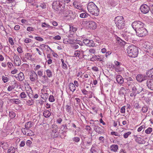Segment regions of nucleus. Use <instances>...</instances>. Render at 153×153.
I'll use <instances>...</instances> for the list:
<instances>
[{"label": "nucleus", "mask_w": 153, "mask_h": 153, "mask_svg": "<svg viewBox=\"0 0 153 153\" xmlns=\"http://www.w3.org/2000/svg\"><path fill=\"white\" fill-rule=\"evenodd\" d=\"M87 9L88 11L92 15L97 16L98 15L99 11L98 8L93 2H90L88 4Z\"/></svg>", "instance_id": "nucleus-1"}, {"label": "nucleus", "mask_w": 153, "mask_h": 153, "mask_svg": "<svg viewBox=\"0 0 153 153\" xmlns=\"http://www.w3.org/2000/svg\"><path fill=\"white\" fill-rule=\"evenodd\" d=\"M116 26L119 29H123L125 28V24L123 17L119 16L116 17L114 19Z\"/></svg>", "instance_id": "nucleus-2"}, {"label": "nucleus", "mask_w": 153, "mask_h": 153, "mask_svg": "<svg viewBox=\"0 0 153 153\" xmlns=\"http://www.w3.org/2000/svg\"><path fill=\"white\" fill-rule=\"evenodd\" d=\"M127 51L128 56L132 57H136L138 53V48L133 45L129 46L127 48Z\"/></svg>", "instance_id": "nucleus-3"}, {"label": "nucleus", "mask_w": 153, "mask_h": 153, "mask_svg": "<svg viewBox=\"0 0 153 153\" xmlns=\"http://www.w3.org/2000/svg\"><path fill=\"white\" fill-rule=\"evenodd\" d=\"M150 45V43L148 42H145L144 43V51L148 53L147 55H151L153 53V47H151Z\"/></svg>", "instance_id": "nucleus-4"}, {"label": "nucleus", "mask_w": 153, "mask_h": 153, "mask_svg": "<svg viewBox=\"0 0 153 153\" xmlns=\"http://www.w3.org/2000/svg\"><path fill=\"white\" fill-rule=\"evenodd\" d=\"M61 11L62 13L64 16L65 17L70 16L72 19H74L75 17V15L73 14V12L71 10L68 9L61 10Z\"/></svg>", "instance_id": "nucleus-5"}, {"label": "nucleus", "mask_w": 153, "mask_h": 153, "mask_svg": "<svg viewBox=\"0 0 153 153\" xmlns=\"http://www.w3.org/2000/svg\"><path fill=\"white\" fill-rule=\"evenodd\" d=\"M51 134L53 138H56L59 135V133L58 132V126L56 125H52Z\"/></svg>", "instance_id": "nucleus-6"}, {"label": "nucleus", "mask_w": 153, "mask_h": 153, "mask_svg": "<svg viewBox=\"0 0 153 153\" xmlns=\"http://www.w3.org/2000/svg\"><path fill=\"white\" fill-rule=\"evenodd\" d=\"M85 23L87 25L88 27L92 29H95L97 27L96 23L93 21H86Z\"/></svg>", "instance_id": "nucleus-7"}, {"label": "nucleus", "mask_w": 153, "mask_h": 153, "mask_svg": "<svg viewBox=\"0 0 153 153\" xmlns=\"http://www.w3.org/2000/svg\"><path fill=\"white\" fill-rule=\"evenodd\" d=\"M22 131L24 134L26 136H33L34 135L32 131L28 129L23 128L22 129Z\"/></svg>", "instance_id": "nucleus-8"}, {"label": "nucleus", "mask_w": 153, "mask_h": 153, "mask_svg": "<svg viewBox=\"0 0 153 153\" xmlns=\"http://www.w3.org/2000/svg\"><path fill=\"white\" fill-rule=\"evenodd\" d=\"M83 42L85 45L89 47H93L95 45L94 42L92 40L85 39L83 40Z\"/></svg>", "instance_id": "nucleus-9"}, {"label": "nucleus", "mask_w": 153, "mask_h": 153, "mask_svg": "<svg viewBox=\"0 0 153 153\" xmlns=\"http://www.w3.org/2000/svg\"><path fill=\"white\" fill-rule=\"evenodd\" d=\"M145 77L144 76V83L146 82V85L149 88L153 90V79H148L146 81L145 79Z\"/></svg>", "instance_id": "nucleus-10"}, {"label": "nucleus", "mask_w": 153, "mask_h": 153, "mask_svg": "<svg viewBox=\"0 0 153 153\" xmlns=\"http://www.w3.org/2000/svg\"><path fill=\"white\" fill-rule=\"evenodd\" d=\"M30 78L32 82H35L38 79V75L35 71H32L30 73Z\"/></svg>", "instance_id": "nucleus-11"}, {"label": "nucleus", "mask_w": 153, "mask_h": 153, "mask_svg": "<svg viewBox=\"0 0 153 153\" xmlns=\"http://www.w3.org/2000/svg\"><path fill=\"white\" fill-rule=\"evenodd\" d=\"M61 5L60 4V2L58 0L54 1L52 4V7L53 9L56 10H58L60 7Z\"/></svg>", "instance_id": "nucleus-12"}, {"label": "nucleus", "mask_w": 153, "mask_h": 153, "mask_svg": "<svg viewBox=\"0 0 153 153\" xmlns=\"http://www.w3.org/2000/svg\"><path fill=\"white\" fill-rule=\"evenodd\" d=\"M15 64L16 65L19 66L21 65V61L18 56H17L15 54L13 56Z\"/></svg>", "instance_id": "nucleus-13"}, {"label": "nucleus", "mask_w": 153, "mask_h": 153, "mask_svg": "<svg viewBox=\"0 0 153 153\" xmlns=\"http://www.w3.org/2000/svg\"><path fill=\"white\" fill-rule=\"evenodd\" d=\"M98 125V124L96 126H95V127L94 128V131L99 134H101L102 133H103V130L101 127L99 126Z\"/></svg>", "instance_id": "nucleus-14"}, {"label": "nucleus", "mask_w": 153, "mask_h": 153, "mask_svg": "<svg viewBox=\"0 0 153 153\" xmlns=\"http://www.w3.org/2000/svg\"><path fill=\"white\" fill-rule=\"evenodd\" d=\"M90 60L92 61L96 60L101 61H102V58H101L99 56L94 55L91 58Z\"/></svg>", "instance_id": "nucleus-15"}, {"label": "nucleus", "mask_w": 153, "mask_h": 153, "mask_svg": "<svg viewBox=\"0 0 153 153\" xmlns=\"http://www.w3.org/2000/svg\"><path fill=\"white\" fill-rule=\"evenodd\" d=\"M137 35L138 36L142 37L143 36V28L138 29L135 30Z\"/></svg>", "instance_id": "nucleus-16"}, {"label": "nucleus", "mask_w": 153, "mask_h": 153, "mask_svg": "<svg viewBox=\"0 0 153 153\" xmlns=\"http://www.w3.org/2000/svg\"><path fill=\"white\" fill-rule=\"evenodd\" d=\"M17 78V80L19 81H22L24 79V76L23 73L22 72H20L18 75L17 76H16Z\"/></svg>", "instance_id": "nucleus-17"}, {"label": "nucleus", "mask_w": 153, "mask_h": 153, "mask_svg": "<svg viewBox=\"0 0 153 153\" xmlns=\"http://www.w3.org/2000/svg\"><path fill=\"white\" fill-rule=\"evenodd\" d=\"M116 80L118 83L122 84L123 82V79L122 76L120 75H117L116 76Z\"/></svg>", "instance_id": "nucleus-18"}, {"label": "nucleus", "mask_w": 153, "mask_h": 153, "mask_svg": "<svg viewBox=\"0 0 153 153\" xmlns=\"http://www.w3.org/2000/svg\"><path fill=\"white\" fill-rule=\"evenodd\" d=\"M90 124L92 125V126L94 128L98 124H100L98 120L94 121L92 120H90Z\"/></svg>", "instance_id": "nucleus-19"}, {"label": "nucleus", "mask_w": 153, "mask_h": 153, "mask_svg": "<svg viewBox=\"0 0 153 153\" xmlns=\"http://www.w3.org/2000/svg\"><path fill=\"white\" fill-rule=\"evenodd\" d=\"M92 139L91 137H87L85 140V143L87 146H90L92 144Z\"/></svg>", "instance_id": "nucleus-20"}, {"label": "nucleus", "mask_w": 153, "mask_h": 153, "mask_svg": "<svg viewBox=\"0 0 153 153\" xmlns=\"http://www.w3.org/2000/svg\"><path fill=\"white\" fill-rule=\"evenodd\" d=\"M0 146H1L4 149H7L8 145L7 143L4 142H1L0 143Z\"/></svg>", "instance_id": "nucleus-21"}, {"label": "nucleus", "mask_w": 153, "mask_h": 153, "mask_svg": "<svg viewBox=\"0 0 153 153\" xmlns=\"http://www.w3.org/2000/svg\"><path fill=\"white\" fill-rule=\"evenodd\" d=\"M152 71V69L147 71L146 72V76L149 78L151 77L153 78V76H152V74H153V72Z\"/></svg>", "instance_id": "nucleus-22"}, {"label": "nucleus", "mask_w": 153, "mask_h": 153, "mask_svg": "<svg viewBox=\"0 0 153 153\" xmlns=\"http://www.w3.org/2000/svg\"><path fill=\"white\" fill-rule=\"evenodd\" d=\"M136 78L137 81L140 82H141L143 80V77L141 74L137 75Z\"/></svg>", "instance_id": "nucleus-23"}, {"label": "nucleus", "mask_w": 153, "mask_h": 153, "mask_svg": "<svg viewBox=\"0 0 153 153\" xmlns=\"http://www.w3.org/2000/svg\"><path fill=\"white\" fill-rule=\"evenodd\" d=\"M69 88L70 90L74 92L76 90V87L74 84L73 83H70L69 85Z\"/></svg>", "instance_id": "nucleus-24"}, {"label": "nucleus", "mask_w": 153, "mask_h": 153, "mask_svg": "<svg viewBox=\"0 0 153 153\" xmlns=\"http://www.w3.org/2000/svg\"><path fill=\"white\" fill-rule=\"evenodd\" d=\"M110 149L111 151L117 152L118 149V146L117 145H113L111 146Z\"/></svg>", "instance_id": "nucleus-25"}, {"label": "nucleus", "mask_w": 153, "mask_h": 153, "mask_svg": "<svg viewBox=\"0 0 153 153\" xmlns=\"http://www.w3.org/2000/svg\"><path fill=\"white\" fill-rule=\"evenodd\" d=\"M51 114L50 112L48 110H45L43 113V115L46 118L49 117Z\"/></svg>", "instance_id": "nucleus-26"}, {"label": "nucleus", "mask_w": 153, "mask_h": 153, "mask_svg": "<svg viewBox=\"0 0 153 153\" xmlns=\"http://www.w3.org/2000/svg\"><path fill=\"white\" fill-rule=\"evenodd\" d=\"M138 24V21H134L132 24V27L135 30H136L137 29V27Z\"/></svg>", "instance_id": "nucleus-27"}, {"label": "nucleus", "mask_w": 153, "mask_h": 153, "mask_svg": "<svg viewBox=\"0 0 153 153\" xmlns=\"http://www.w3.org/2000/svg\"><path fill=\"white\" fill-rule=\"evenodd\" d=\"M32 122L29 121L25 124V128L28 129L32 127Z\"/></svg>", "instance_id": "nucleus-28"}, {"label": "nucleus", "mask_w": 153, "mask_h": 153, "mask_svg": "<svg viewBox=\"0 0 153 153\" xmlns=\"http://www.w3.org/2000/svg\"><path fill=\"white\" fill-rule=\"evenodd\" d=\"M139 137H137V138L136 139V141L140 144L143 143V139L141 138V137L140 135L139 136Z\"/></svg>", "instance_id": "nucleus-29"}, {"label": "nucleus", "mask_w": 153, "mask_h": 153, "mask_svg": "<svg viewBox=\"0 0 153 153\" xmlns=\"http://www.w3.org/2000/svg\"><path fill=\"white\" fill-rule=\"evenodd\" d=\"M108 2L111 5L114 6L117 3V0H108Z\"/></svg>", "instance_id": "nucleus-30"}, {"label": "nucleus", "mask_w": 153, "mask_h": 153, "mask_svg": "<svg viewBox=\"0 0 153 153\" xmlns=\"http://www.w3.org/2000/svg\"><path fill=\"white\" fill-rule=\"evenodd\" d=\"M149 7L146 4H144V14L148 13L149 10Z\"/></svg>", "instance_id": "nucleus-31"}, {"label": "nucleus", "mask_w": 153, "mask_h": 153, "mask_svg": "<svg viewBox=\"0 0 153 153\" xmlns=\"http://www.w3.org/2000/svg\"><path fill=\"white\" fill-rule=\"evenodd\" d=\"M15 149L14 147L11 146L9 147L7 151V153H14Z\"/></svg>", "instance_id": "nucleus-32"}, {"label": "nucleus", "mask_w": 153, "mask_h": 153, "mask_svg": "<svg viewBox=\"0 0 153 153\" xmlns=\"http://www.w3.org/2000/svg\"><path fill=\"white\" fill-rule=\"evenodd\" d=\"M45 72L48 77L49 78L52 77V73L50 70L47 69L46 71Z\"/></svg>", "instance_id": "nucleus-33"}, {"label": "nucleus", "mask_w": 153, "mask_h": 153, "mask_svg": "<svg viewBox=\"0 0 153 153\" xmlns=\"http://www.w3.org/2000/svg\"><path fill=\"white\" fill-rule=\"evenodd\" d=\"M143 23L140 21H138V26H137V29H141V28H143Z\"/></svg>", "instance_id": "nucleus-34"}, {"label": "nucleus", "mask_w": 153, "mask_h": 153, "mask_svg": "<svg viewBox=\"0 0 153 153\" xmlns=\"http://www.w3.org/2000/svg\"><path fill=\"white\" fill-rule=\"evenodd\" d=\"M48 94L47 93H42L41 96L42 98L44 100H46L48 98Z\"/></svg>", "instance_id": "nucleus-35"}, {"label": "nucleus", "mask_w": 153, "mask_h": 153, "mask_svg": "<svg viewBox=\"0 0 153 153\" xmlns=\"http://www.w3.org/2000/svg\"><path fill=\"white\" fill-rule=\"evenodd\" d=\"M144 144H145V145H144V148H145V150H146V149L148 150H150L151 149V146L149 144L148 142H146V143H144Z\"/></svg>", "instance_id": "nucleus-36"}, {"label": "nucleus", "mask_w": 153, "mask_h": 153, "mask_svg": "<svg viewBox=\"0 0 153 153\" xmlns=\"http://www.w3.org/2000/svg\"><path fill=\"white\" fill-rule=\"evenodd\" d=\"M10 100L13 102L17 104H19L21 103L20 100L18 99H11Z\"/></svg>", "instance_id": "nucleus-37"}, {"label": "nucleus", "mask_w": 153, "mask_h": 153, "mask_svg": "<svg viewBox=\"0 0 153 153\" xmlns=\"http://www.w3.org/2000/svg\"><path fill=\"white\" fill-rule=\"evenodd\" d=\"M25 58H26L27 59L30 60L31 59V57L32 56L31 54L30 53H27L25 54Z\"/></svg>", "instance_id": "nucleus-38"}, {"label": "nucleus", "mask_w": 153, "mask_h": 153, "mask_svg": "<svg viewBox=\"0 0 153 153\" xmlns=\"http://www.w3.org/2000/svg\"><path fill=\"white\" fill-rule=\"evenodd\" d=\"M114 67L115 68V70L117 72L121 71L122 70V68L120 67V66H117L116 67L114 66Z\"/></svg>", "instance_id": "nucleus-39"}, {"label": "nucleus", "mask_w": 153, "mask_h": 153, "mask_svg": "<svg viewBox=\"0 0 153 153\" xmlns=\"http://www.w3.org/2000/svg\"><path fill=\"white\" fill-rule=\"evenodd\" d=\"M65 108L67 111L70 113L71 112L72 108L70 106L68 105H66L65 106Z\"/></svg>", "instance_id": "nucleus-40"}, {"label": "nucleus", "mask_w": 153, "mask_h": 153, "mask_svg": "<svg viewBox=\"0 0 153 153\" xmlns=\"http://www.w3.org/2000/svg\"><path fill=\"white\" fill-rule=\"evenodd\" d=\"M20 96L22 99H24L27 97V95L25 92H22L20 94Z\"/></svg>", "instance_id": "nucleus-41"}, {"label": "nucleus", "mask_w": 153, "mask_h": 153, "mask_svg": "<svg viewBox=\"0 0 153 153\" xmlns=\"http://www.w3.org/2000/svg\"><path fill=\"white\" fill-rule=\"evenodd\" d=\"M49 101L51 102H53L55 101V99L53 96L52 95H51L49 98Z\"/></svg>", "instance_id": "nucleus-42"}, {"label": "nucleus", "mask_w": 153, "mask_h": 153, "mask_svg": "<svg viewBox=\"0 0 153 153\" xmlns=\"http://www.w3.org/2000/svg\"><path fill=\"white\" fill-rule=\"evenodd\" d=\"M88 16V14L86 13H83L80 14V16L82 18L87 17Z\"/></svg>", "instance_id": "nucleus-43"}, {"label": "nucleus", "mask_w": 153, "mask_h": 153, "mask_svg": "<svg viewBox=\"0 0 153 153\" xmlns=\"http://www.w3.org/2000/svg\"><path fill=\"white\" fill-rule=\"evenodd\" d=\"M152 131V128L149 127L148 129L145 130V132L147 134H149Z\"/></svg>", "instance_id": "nucleus-44"}, {"label": "nucleus", "mask_w": 153, "mask_h": 153, "mask_svg": "<svg viewBox=\"0 0 153 153\" xmlns=\"http://www.w3.org/2000/svg\"><path fill=\"white\" fill-rule=\"evenodd\" d=\"M2 79L4 83L7 82L9 80V78L8 77H5L4 76H2Z\"/></svg>", "instance_id": "nucleus-45"}, {"label": "nucleus", "mask_w": 153, "mask_h": 153, "mask_svg": "<svg viewBox=\"0 0 153 153\" xmlns=\"http://www.w3.org/2000/svg\"><path fill=\"white\" fill-rule=\"evenodd\" d=\"M9 115L11 117L13 118L15 116V114L13 111H11L9 112Z\"/></svg>", "instance_id": "nucleus-46"}, {"label": "nucleus", "mask_w": 153, "mask_h": 153, "mask_svg": "<svg viewBox=\"0 0 153 153\" xmlns=\"http://www.w3.org/2000/svg\"><path fill=\"white\" fill-rule=\"evenodd\" d=\"M73 140L76 143H78L80 140V138L79 137H74L73 138Z\"/></svg>", "instance_id": "nucleus-47"}, {"label": "nucleus", "mask_w": 153, "mask_h": 153, "mask_svg": "<svg viewBox=\"0 0 153 153\" xmlns=\"http://www.w3.org/2000/svg\"><path fill=\"white\" fill-rule=\"evenodd\" d=\"M131 133V132H128L125 133L123 135L124 137L125 138H127L128 137L129 135Z\"/></svg>", "instance_id": "nucleus-48"}, {"label": "nucleus", "mask_w": 153, "mask_h": 153, "mask_svg": "<svg viewBox=\"0 0 153 153\" xmlns=\"http://www.w3.org/2000/svg\"><path fill=\"white\" fill-rule=\"evenodd\" d=\"M80 54V51H76L74 53V55L75 56L79 57Z\"/></svg>", "instance_id": "nucleus-49"}, {"label": "nucleus", "mask_w": 153, "mask_h": 153, "mask_svg": "<svg viewBox=\"0 0 153 153\" xmlns=\"http://www.w3.org/2000/svg\"><path fill=\"white\" fill-rule=\"evenodd\" d=\"M120 112L124 114V113H125V106H123L120 109Z\"/></svg>", "instance_id": "nucleus-50"}, {"label": "nucleus", "mask_w": 153, "mask_h": 153, "mask_svg": "<svg viewBox=\"0 0 153 153\" xmlns=\"http://www.w3.org/2000/svg\"><path fill=\"white\" fill-rule=\"evenodd\" d=\"M35 39L39 41H42L43 40L42 38L39 36H36L35 37Z\"/></svg>", "instance_id": "nucleus-51"}, {"label": "nucleus", "mask_w": 153, "mask_h": 153, "mask_svg": "<svg viewBox=\"0 0 153 153\" xmlns=\"http://www.w3.org/2000/svg\"><path fill=\"white\" fill-rule=\"evenodd\" d=\"M34 28L31 27H28L27 28V30L29 32H30L34 30Z\"/></svg>", "instance_id": "nucleus-52"}, {"label": "nucleus", "mask_w": 153, "mask_h": 153, "mask_svg": "<svg viewBox=\"0 0 153 153\" xmlns=\"http://www.w3.org/2000/svg\"><path fill=\"white\" fill-rule=\"evenodd\" d=\"M71 47L74 49H76L78 48L79 47V46L76 44H74L71 45Z\"/></svg>", "instance_id": "nucleus-53"}, {"label": "nucleus", "mask_w": 153, "mask_h": 153, "mask_svg": "<svg viewBox=\"0 0 153 153\" xmlns=\"http://www.w3.org/2000/svg\"><path fill=\"white\" fill-rule=\"evenodd\" d=\"M9 42L12 45H14V43L13 42V39L12 38H9Z\"/></svg>", "instance_id": "nucleus-54"}, {"label": "nucleus", "mask_w": 153, "mask_h": 153, "mask_svg": "<svg viewBox=\"0 0 153 153\" xmlns=\"http://www.w3.org/2000/svg\"><path fill=\"white\" fill-rule=\"evenodd\" d=\"M43 71H41L39 70L38 71L37 74L39 76H42L43 75Z\"/></svg>", "instance_id": "nucleus-55"}, {"label": "nucleus", "mask_w": 153, "mask_h": 153, "mask_svg": "<svg viewBox=\"0 0 153 153\" xmlns=\"http://www.w3.org/2000/svg\"><path fill=\"white\" fill-rule=\"evenodd\" d=\"M82 93L84 95H86L87 94L88 91H86L85 89H83L81 90Z\"/></svg>", "instance_id": "nucleus-56"}, {"label": "nucleus", "mask_w": 153, "mask_h": 153, "mask_svg": "<svg viewBox=\"0 0 153 153\" xmlns=\"http://www.w3.org/2000/svg\"><path fill=\"white\" fill-rule=\"evenodd\" d=\"M27 104L29 105H32L33 104V101L31 100H29L27 101Z\"/></svg>", "instance_id": "nucleus-57"}, {"label": "nucleus", "mask_w": 153, "mask_h": 153, "mask_svg": "<svg viewBox=\"0 0 153 153\" xmlns=\"http://www.w3.org/2000/svg\"><path fill=\"white\" fill-rule=\"evenodd\" d=\"M53 39L55 40H59L61 39V37L59 35H57L54 37Z\"/></svg>", "instance_id": "nucleus-58"}, {"label": "nucleus", "mask_w": 153, "mask_h": 153, "mask_svg": "<svg viewBox=\"0 0 153 153\" xmlns=\"http://www.w3.org/2000/svg\"><path fill=\"white\" fill-rule=\"evenodd\" d=\"M114 64L116 66H120L121 65V64L120 63V62L117 61H115L114 62Z\"/></svg>", "instance_id": "nucleus-59"}, {"label": "nucleus", "mask_w": 153, "mask_h": 153, "mask_svg": "<svg viewBox=\"0 0 153 153\" xmlns=\"http://www.w3.org/2000/svg\"><path fill=\"white\" fill-rule=\"evenodd\" d=\"M31 41V39L28 38H26L25 40V42L26 43H28L30 42Z\"/></svg>", "instance_id": "nucleus-60"}, {"label": "nucleus", "mask_w": 153, "mask_h": 153, "mask_svg": "<svg viewBox=\"0 0 153 153\" xmlns=\"http://www.w3.org/2000/svg\"><path fill=\"white\" fill-rule=\"evenodd\" d=\"M62 68L64 69H68V67L67 66L66 64H65V63L62 64Z\"/></svg>", "instance_id": "nucleus-61"}, {"label": "nucleus", "mask_w": 153, "mask_h": 153, "mask_svg": "<svg viewBox=\"0 0 153 153\" xmlns=\"http://www.w3.org/2000/svg\"><path fill=\"white\" fill-rule=\"evenodd\" d=\"M42 27H50V26L46 24L44 22L42 24Z\"/></svg>", "instance_id": "nucleus-62"}, {"label": "nucleus", "mask_w": 153, "mask_h": 153, "mask_svg": "<svg viewBox=\"0 0 153 153\" xmlns=\"http://www.w3.org/2000/svg\"><path fill=\"white\" fill-rule=\"evenodd\" d=\"M85 129L86 130H88L89 131H91L92 130L91 128L89 126H86L85 127Z\"/></svg>", "instance_id": "nucleus-63"}, {"label": "nucleus", "mask_w": 153, "mask_h": 153, "mask_svg": "<svg viewBox=\"0 0 153 153\" xmlns=\"http://www.w3.org/2000/svg\"><path fill=\"white\" fill-rule=\"evenodd\" d=\"M17 50L19 53H22L23 52L22 49L20 47H18L17 48Z\"/></svg>", "instance_id": "nucleus-64"}]
</instances>
